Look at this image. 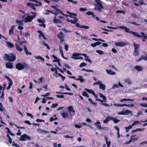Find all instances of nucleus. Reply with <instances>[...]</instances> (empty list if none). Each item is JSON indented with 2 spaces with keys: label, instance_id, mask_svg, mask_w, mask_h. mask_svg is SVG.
I'll list each match as a JSON object with an SVG mask.
<instances>
[{
  "label": "nucleus",
  "instance_id": "obj_9",
  "mask_svg": "<svg viewBox=\"0 0 147 147\" xmlns=\"http://www.w3.org/2000/svg\"><path fill=\"white\" fill-rule=\"evenodd\" d=\"M115 45L117 47H124L127 45L126 43L122 41L116 42L114 43Z\"/></svg>",
  "mask_w": 147,
  "mask_h": 147
},
{
  "label": "nucleus",
  "instance_id": "obj_63",
  "mask_svg": "<svg viewBox=\"0 0 147 147\" xmlns=\"http://www.w3.org/2000/svg\"><path fill=\"white\" fill-rule=\"evenodd\" d=\"M58 105L57 103H56V104L53 103L51 107L52 108H55V107H57L58 106Z\"/></svg>",
  "mask_w": 147,
  "mask_h": 147
},
{
  "label": "nucleus",
  "instance_id": "obj_35",
  "mask_svg": "<svg viewBox=\"0 0 147 147\" xmlns=\"http://www.w3.org/2000/svg\"><path fill=\"white\" fill-rule=\"evenodd\" d=\"M61 115L65 119L68 117V114L67 113L63 112L62 113Z\"/></svg>",
  "mask_w": 147,
  "mask_h": 147
},
{
  "label": "nucleus",
  "instance_id": "obj_4",
  "mask_svg": "<svg viewBox=\"0 0 147 147\" xmlns=\"http://www.w3.org/2000/svg\"><path fill=\"white\" fill-rule=\"evenodd\" d=\"M57 38L60 39V44L62 43L64 40V35L63 33L61 31L59 32L57 35Z\"/></svg>",
  "mask_w": 147,
  "mask_h": 147
},
{
  "label": "nucleus",
  "instance_id": "obj_30",
  "mask_svg": "<svg viewBox=\"0 0 147 147\" xmlns=\"http://www.w3.org/2000/svg\"><path fill=\"white\" fill-rule=\"evenodd\" d=\"M105 139L106 140V143L107 144V147H110L111 142L110 141H108V138L107 137H105Z\"/></svg>",
  "mask_w": 147,
  "mask_h": 147
},
{
  "label": "nucleus",
  "instance_id": "obj_11",
  "mask_svg": "<svg viewBox=\"0 0 147 147\" xmlns=\"http://www.w3.org/2000/svg\"><path fill=\"white\" fill-rule=\"evenodd\" d=\"M140 34L142 35H140L139 33L137 32H135V33L134 34V36L138 37L141 39H142V37L144 38V33L143 32H140Z\"/></svg>",
  "mask_w": 147,
  "mask_h": 147
},
{
  "label": "nucleus",
  "instance_id": "obj_19",
  "mask_svg": "<svg viewBox=\"0 0 147 147\" xmlns=\"http://www.w3.org/2000/svg\"><path fill=\"white\" fill-rule=\"evenodd\" d=\"M53 21V22L55 24L60 23L61 24L62 23V22L61 20L56 19V16H55Z\"/></svg>",
  "mask_w": 147,
  "mask_h": 147
},
{
  "label": "nucleus",
  "instance_id": "obj_2",
  "mask_svg": "<svg viewBox=\"0 0 147 147\" xmlns=\"http://www.w3.org/2000/svg\"><path fill=\"white\" fill-rule=\"evenodd\" d=\"M27 67V65L26 63H18L16 64V68L19 70L24 69L25 68L26 69Z\"/></svg>",
  "mask_w": 147,
  "mask_h": 147
},
{
  "label": "nucleus",
  "instance_id": "obj_20",
  "mask_svg": "<svg viewBox=\"0 0 147 147\" xmlns=\"http://www.w3.org/2000/svg\"><path fill=\"white\" fill-rule=\"evenodd\" d=\"M66 12L68 14H69V15L65 14H64V15H63V16H65L66 17H69L71 18V14H74L75 16H77V14L76 13H71L69 11H66Z\"/></svg>",
  "mask_w": 147,
  "mask_h": 147
},
{
  "label": "nucleus",
  "instance_id": "obj_18",
  "mask_svg": "<svg viewBox=\"0 0 147 147\" xmlns=\"http://www.w3.org/2000/svg\"><path fill=\"white\" fill-rule=\"evenodd\" d=\"M112 116H108L103 121L104 123H107L108 121L111 120Z\"/></svg>",
  "mask_w": 147,
  "mask_h": 147
},
{
  "label": "nucleus",
  "instance_id": "obj_1",
  "mask_svg": "<svg viewBox=\"0 0 147 147\" xmlns=\"http://www.w3.org/2000/svg\"><path fill=\"white\" fill-rule=\"evenodd\" d=\"M16 55L13 53H11L9 55L5 53L4 55V59L9 62H13L16 59Z\"/></svg>",
  "mask_w": 147,
  "mask_h": 147
},
{
  "label": "nucleus",
  "instance_id": "obj_25",
  "mask_svg": "<svg viewBox=\"0 0 147 147\" xmlns=\"http://www.w3.org/2000/svg\"><path fill=\"white\" fill-rule=\"evenodd\" d=\"M106 71L107 73L109 75H114L115 74V73L113 72L111 70L106 69Z\"/></svg>",
  "mask_w": 147,
  "mask_h": 147
},
{
  "label": "nucleus",
  "instance_id": "obj_24",
  "mask_svg": "<svg viewBox=\"0 0 147 147\" xmlns=\"http://www.w3.org/2000/svg\"><path fill=\"white\" fill-rule=\"evenodd\" d=\"M78 77V78L75 79V80H79L81 82H82L84 81V80L83 78V77L82 76L79 75Z\"/></svg>",
  "mask_w": 147,
  "mask_h": 147
},
{
  "label": "nucleus",
  "instance_id": "obj_39",
  "mask_svg": "<svg viewBox=\"0 0 147 147\" xmlns=\"http://www.w3.org/2000/svg\"><path fill=\"white\" fill-rule=\"evenodd\" d=\"M59 51L60 52V53L61 54V56L62 57H63L64 56L63 51L62 50V47L61 45H60L59 46Z\"/></svg>",
  "mask_w": 147,
  "mask_h": 147
},
{
  "label": "nucleus",
  "instance_id": "obj_21",
  "mask_svg": "<svg viewBox=\"0 0 147 147\" xmlns=\"http://www.w3.org/2000/svg\"><path fill=\"white\" fill-rule=\"evenodd\" d=\"M36 132L39 133H49L48 131H47L43 130L42 129H41L40 128H38L36 130Z\"/></svg>",
  "mask_w": 147,
  "mask_h": 147
},
{
  "label": "nucleus",
  "instance_id": "obj_45",
  "mask_svg": "<svg viewBox=\"0 0 147 147\" xmlns=\"http://www.w3.org/2000/svg\"><path fill=\"white\" fill-rule=\"evenodd\" d=\"M139 51L138 50H134V55L137 56L139 55Z\"/></svg>",
  "mask_w": 147,
  "mask_h": 147
},
{
  "label": "nucleus",
  "instance_id": "obj_41",
  "mask_svg": "<svg viewBox=\"0 0 147 147\" xmlns=\"http://www.w3.org/2000/svg\"><path fill=\"white\" fill-rule=\"evenodd\" d=\"M35 58L36 59H39L41 60L42 61H45V59L44 58L42 57L39 56H35Z\"/></svg>",
  "mask_w": 147,
  "mask_h": 147
},
{
  "label": "nucleus",
  "instance_id": "obj_47",
  "mask_svg": "<svg viewBox=\"0 0 147 147\" xmlns=\"http://www.w3.org/2000/svg\"><path fill=\"white\" fill-rule=\"evenodd\" d=\"M96 127L97 129L99 130H101L103 129L105 127H101V125L100 124L98 125H96Z\"/></svg>",
  "mask_w": 147,
  "mask_h": 147
},
{
  "label": "nucleus",
  "instance_id": "obj_59",
  "mask_svg": "<svg viewBox=\"0 0 147 147\" xmlns=\"http://www.w3.org/2000/svg\"><path fill=\"white\" fill-rule=\"evenodd\" d=\"M26 140H31V138L30 136H28L27 134H26Z\"/></svg>",
  "mask_w": 147,
  "mask_h": 147
},
{
  "label": "nucleus",
  "instance_id": "obj_34",
  "mask_svg": "<svg viewBox=\"0 0 147 147\" xmlns=\"http://www.w3.org/2000/svg\"><path fill=\"white\" fill-rule=\"evenodd\" d=\"M112 118L111 120H113L115 123H117L120 121L119 120L115 119L113 117H112Z\"/></svg>",
  "mask_w": 147,
  "mask_h": 147
},
{
  "label": "nucleus",
  "instance_id": "obj_16",
  "mask_svg": "<svg viewBox=\"0 0 147 147\" xmlns=\"http://www.w3.org/2000/svg\"><path fill=\"white\" fill-rule=\"evenodd\" d=\"M80 55V53H74L73 54L71 58L77 60L78 59V58Z\"/></svg>",
  "mask_w": 147,
  "mask_h": 147
},
{
  "label": "nucleus",
  "instance_id": "obj_36",
  "mask_svg": "<svg viewBox=\"0 0 147 147\" xmlns=\"http://www.w3.org/2000/svg\"><path fill=\"white\" fill-rule=\"evenodd\" d=\"M6 43L7 47H9L12 48L14 47V45L9 42H7Z\"/></svg>",
  "mask_w": 147,
  "mask_h": 147
},
{
  "label": "nucleus",
  "instance_id": "obj_37",
  "mask_svg": "<svg viewBox=\"0 0 147 147\" xmlns=\"http://www.w3.org/2000/svg\"><path fill=\"white\" fill-rule=\"evenodd\" d=\"M56 93L58 94H68L70 95H72V93L69 92H57Z\"/></svg>",
  "mask_w": 147,
  "mask_h": 147
},
{
  "label": "nucleus",
  "instance_id": "obj_60",
  "mask_svg": "<svg viewBox=\"0 0 147 147\" xmlns=\"http://www.w3.org/2000/svg\"><path fill=\"white\" fill-rule=\"evenodd\" d=\"M101 29L102 30H104L105 31H108V32H112L113 31L112 30L107 29L106 28H101Z\"/></svg>",
  "mask_w": 147,
  "mask_h": 147
},
{
  "label": "nucleus",
  "instance_id": "obj_55",
  "mask_svg": "<svg viewBox=\"0 0 147 147\" xmlns=\"http://www.w3.org/2000/svg\"><path fill=\"white\" fill-rule=\"evenodd\" d=\"M13 125H15L16 127H17V128L18 129H25V128L24 127H19L17 125L13 124Z\"/></svg>",
  "mask_w": 147,
  "mask_h": 147
},
{
  "label": "nucleus",
  "instance_id": "obj_5",
  "mask_svg": "<svg viewBox=\"0 0 147 147\" xmlns=\"http://www.w3.org/2000/svg\"><path fill=\"white\" fill-rule=\"evenodd\" d=\"M36 16V15H30L27 16L24 18V21L25 22H31L32 20Z\"/></svg>",
  "mask_w": 147,
  "mask_h": 147
},
{
  "label": "nucleus",
  "instance_id": "obj_56",
  "mask_svg": "<svg viewBox=\"0 0 147 147\" xmlns=\"http://www.w3.org/2000/svg\"><path fill=\"white\" fill-rule=\"evenodd\" d=\"M4 111L3 106L2 103L0 102V111Z\"/></svg>",
  "mask_w": 147,
  "mask_h": 147
},
{
  "label": "nucleus",
  "instance_id": "obj_13",
  "mask_svg": "<svg viewBox=\"0 0 147 147\" xmlns=\"http://www.w3.org/2000/svg\"><path fill=\"white\" fill-rule=\"evenodd\" d=\"M5 66L7 68L11 69H12L13 67V63L10 62H7L5 64Z\"/></svg>",
  "mask_w": 147,
  "mask_h": 147
},
{
  "label": "nucleus",
  "instance_id": "obj_12",
  "mask_svg": "<svg viewBox=\"0 0 147 147\" xmlns=\"http://www.w3.org/2000/svg\"><path fill=\"white\" fill-rule=\"evenodd\" d=\"M71 18L74 19V20H69L68 19H67V21L68 22H70L72 24H74L77 23V22L78 21V19L77 17L74 18L71 17Z\"/></svg>",
  "mask_w": 147,
  "mask_h": 147
},
{
  "label": "nucleus",
  "instance_id": "obj_58",
  "mask_svg": "<svg viewBox=\"0 0 147 147\" xmlns=\"http://www.w3.org/2000/svg\"><path fill=\"white\" fill-rule=\"evenodd\" d=\"M13 82H10L8 86H7V90H9L10 88L11 87L13 84Z\"/></svg>",
  "mask_w": 147,
  "mask_h": 147
},
{
  "label": "nucleus",
  "instance_id": "obj_6",
  "mask_svg": "<svg viewBox=\"0 0 147 147\" xmlns=\"http://www.w3.org/2000/svg\"><path fill=\"white\" fill-rule=\"evenodd\" d=\"M132 111L128 110H126L125 111H122L118 113L119 115H127L129 114H131Z\"/></svg>",
  "mask_w": 147,
  "mask_h": 147
},
{
  "label": "nucleus",
  "instance_id": "obj_53",
  "mask_svg": "<svg viewBox=\"0 0 147 147\" xmlns=\"http://www.w3.org/2000/svg\"><path fill=\"white\" fill-rule=\"evenodd\" d=\"M96 52L100 55H102L104 53L103 51L100 50H97Z\"/></svg>",
  "mask_w": 147,
  "mask_h": 147
},
{
  "label": "nucleus",
  "instance_id": "obj_52",
  "mask_svg": "<svg viewBox=\"0 0 147 147\" xmlns=\"http://www.w3.org/2000/svg\"><path fill=\"white\" fill-rule=\"evenodd\" d=\"M86 64L84 62L81 63L79 66L80 67H82L86 65Z\"/></svg>",
  "mask_w": 147,
  "mask_h": 147
},
{
  "label": "nucleus",
  "instance_id": "obj_43",
  "mask_svg": "<svg viewBox=\"0 0 147 147\" xmlns=\"http://www.w3.org/2000/svg\"><path fill=\"white\" fill-rule=\"evenodd\" d=\"M132 127V126L129 125L127 127H125V129H126V132L127 133L129 131V129H131Z\"/></svg>",
  "mask_w": 147,
  "mask_h": 147
},
{
  "label": "nucleus",
  "instance_id": "obj_44",
  "mask_svg": "<svg viewBox=\"0 0 147 147\" xmlns=\"http://www.w3.org/2000/svg\"><path fill=\"white\" fill-rule=\"evenodd\" d=\"M52 57L55 59V60H53V62H57V61H56L60 60V59H59L55 55H52Z\"/></svg>",
  "mask_w": 147,
  "mask_h": 147
},
{
  "label": "nucleus",
  "instance_id": "obj_31",
  "mask_svg": "<svg viewBox=\"0 0 147 147\" xmlns=\"http://www.w3.org/2000/svg\"><path fill=\"white\" fill-rule=\"evenodd\" d=\"M15 46L16 49L19 51L21 52L22 51L23 49L22 48L20 47L17 43H16L15 44Z\"/></svg>",
  "mask_w": 147,
  "mask_h": 147
},
{
  "label": "nucleus",
  "instance_id": "obj_26",
  "mask_svg": "<svg viewBox=\"0 0 147 147\" xmlns=\"http://www.w3.org/2000/svg\"><path fill=\"white\" fill-rule=\"evenodd\" d=\"M135 69L138 71H140L142 70V66L136 65L135 67Z\"/></svg>",
  "mask_w": 147,
  "mask_h": 147
},
{
  "label": "nucleus",
  "instance_id": "obj_54",
  "mask_svg": "<svg viewBox=\"0 0 147 147\" xmlns=\"http://www.w3.org/2000/svg\"><path fill=\"white\" fill-rule=\"evenodd\" d=\"M131 16L134 18H138V17L137 16V15L135 13H132L131 15Z\"/></svg>",
  "mask_w": 147,
  "mask_h": 147
},
{
  "label": "nucleus",
  "instance_id": "obj_7",
  "mask_svg": "<svg viewBox=\"0 0 147 147\" xmlns=\"http://www.w3.org/2000/svg\"><path fill=\"white\" fill-rule=\"evenodd\" d=\"M114 105L115 106H117V107H123L124 106L128 107H133L134 106V104H129V105H127L126 104H123L121 105V104H117L116 103H114Z\"/></svg>",
  "mask_w": 147,
  "mask_h": 147
},
{
  "label": "nucleus",
  "instance_id": "obj_29",
  "mask_svg": "<svg viewBox=\"0 0 147 147\" xmlns=\"http://www.w3.org/2000/svg\"><path fill=\"white\" fill-rule=\"evenodd\" d=\"M15 26L13 25L11 27V29L9 30V34L10 35L11 34H14L13 30Z\"/></svg>",
  "mask_w": 147,
  "mask_h": 147
},
{
  "label": "nucleus",
  "instance_id": "obj_8",
  "mask_svg": "<svg viewBox=\"0 0 147 147\" xmlns=\"http://www.w3.org/2000/svg\"><path fill=\"white\" fill-rule=\"evenodd\" d=\"M136 136V135H133L131 136L130 139L128 141L126 142L125 143V144H128L130 143L132 141L135 140L136 141L138 140V138H133L134 137Z\"/></svg>",
  "mask_w": 147,
  "mask_h": 147
},
{
  "label": "nucleus",
  "instance_id": "obj_62",
  "mask_svg": "<svg viewBox=\"0 0 147 147\" xmlns=\"http://www.w3.org/2000/svg\"><path fill=\"white\" fill-rule=\"evenodd\" d=\"M79 10L81 11H86L87 10V9L84 8H80L79 9Z\"/></svg>",
  "mask_w": 147,
  "mask_h": 147
},
{
  "label": "nucleus",
  "instance_id": "obj_48",
  "mask_svg": "<svg viewBox=\"0 0 147 147\" xmlns=\"http://www.w3.org/2000/svg\"><path fill=\"white\" fill-rule=\"evenodd\" d=\"M92 40H94L95 41H100L102 42H105V40H102V39L101 38H92Z\"/></svg>",
  "mask_w": 147,
  "mask_h": 147
},
{
  "label": "nucleus",
  "instance_id": "obj_57",
  "mask_svg": "<svg viewBox=\"0 0 147 147\" xmlns=\"http://www.w3.org/2000/svg\"><path fill=\"white\" fill-rule=\"evenodd\" d=\"M5 77L7 80H8L10 82H12L11 79L8 76H5Z\"/></svg>",
  "mask_w": 147,
  "mask_h": 147
},
{
  "label": "nucleus",
  "instance_id": "obj_64",
  "mask_svg": "<svg viewBox=\"0 0 147 147\" xmlns=\"http://www.w3.org/2000/svg\"><path fill=\"white\" fill-rule=\"evenodd\" d=\"M75 126L76 128H80L82 127V125L76 124L75 125Z\"/></svg>",
  "mask_w": 147,
  "mask_h": 147
},
{
  "label": "nucleus",
  "instance_id": "obj_49",
  "mask_svg": "<svg viewBox=\"0 0 147 147\" xmlns=\"http://www.w3.org/2000/svg\"><path fill=\"white\" fill-rule=\"evenodd\" d=\"M99 95L104 100V101H105L107 99L105 96L103 95L101 93H99Z\"/></svg>",
  "mask_w": 147,
  "mask_h": 147
},
{
  "label": "nucleus",
  "instance_id": "obj_3",
  "mask_svg": "<svg viewBox=\"0 0 147 147\" xmlns=\"http://www.w3.org/2000/svg\"><path fill=\"white\" fill-rule=\"evenodd\" d=\"M96 3L95 5L94 9L96 10H98L101 11V9H103L104 7L102 4L100 2V0H95Z\"/></svg>",
  "mask_w": 147,
  "mask_h": 147
},
{
  "label": "nucleus",
  "instance_id": "obj_42",
  "mask_svg": "<svg viewBox=\"0 0 147 147\" xmlns=\"http://www.w3.org/2000/svg\"><path fill=\"white\" fill-rule=\"evenodd\" d=\"M37 32L39 34V37L40 38L41 36L43 37V36H45L44 33L40 30H38Z\"/></svg>",
  "mask_w": 147,
  "mask_h": 147
},
{
  "label": "nucleus",
  "instance_id": "obj_32",
  "mask_svg": "<svg viewBox=\"0 0 147 147\" xmlns=\"http://www.w3.org/2000/svg\"><path fill=\"white\" fill-rule=\"evenodd\" d=\"M85 90L89 93H91L93 95L95 94V92L91 89H88L87 88H85Z\"/></svg>",
  "mask_w": 147,
  "mask_h": 147
},
{
  "label": "nucleus",
  "instance_id": "obj_46",
  "mask_svg": "<svg viewBox=\"0 0 147 147\" xmlns=\"http://www.w3.org/2000/svg\"><path fill=\"white\" fill-rule=\"evenodd\" d=\"M125 83L128 84H131V81L129 79H127L125 80Z\"/></svg>",
  "mask_w": 147,
  "mask_h": 147
},
{
  "label": "nucleus",
  "instance_id": "obj_15",
  "mask_svg": "<svg viewBox=\"0 0 147 147\" xmlns=\"http://www.w3.org/2000/svg\"><path fill=\"white\" fill-rule=\"evenodd\" d=\"M142 60H144L147 61V54L145 55H143L141 56V57L137 60V62H139Z\"/></svg>",
  "mask_w": 147,
  "mask_h": 147
},
{
  "label": "nucleus",
  "instance_id": "obj_61",
  "mask_svg": "<svg viewBox=\"0 0 147 147\" xmlns=\"http://www.w3.org/2000/svg\"><path fill=\"white\" fill-rule=\"evenodd\" d=\"M26 115L27 116L31 117L32 119H33L34 117V116L33 115H32L31 113H26Z\"/></svg>",
  "mask_w": 147,
  "mask_h": 147
},
{
  "label": "nucleus",
  "instance_id": "obj_27",
  "mask_svg": "<svg viewBox=\"0 0 147 147\" xmlns=\"http://www.w3.org/2000/svg\"><path fill=\"white\" fill-rule=\"evenodd\" d=\"M25 53L26 55H31L32 54L31 52H29L28 51V49L27 47L26 46H24V47Z\"/></svg>",
  "mask_w": 147,
  "mask_h": 147
},
{
  "label": "nucleus",
  "instance_id": "obj_28",
  "mask_svg": "<svg viewBox=\"0 0 147 147\" xmlns=\"http://www.w3.org/2000/svg\"><path fill=\"white\" fill-rule=\"evenodd\" d=\"M16 23L18 24V25L20 26L23 25V20H16Z\"/></svg>",
  "mask_w": 147,
  "mask_h": 147
},
{
  "label": "nucleus",
  "instance_id": "obj_51",
  "mask_svg": "<svg viewBox=\"0 0 147 147\" xmlns=\"http://www.w3.org/2000/svg\"><path fill=\"white\" fill-rule=\"evenodd\" d=\"M82 95L84 96H85L87 97H89V96L86 93V92L85 91H83L82 92Z\"/></svg>",
  "mask_w": 147,
  "mask_h": 147
},
{
  "label": "nucleus",
  "instance_id": "obj_23",
  "mask_svg": "<svg viewBox=\"0 0 147 147\" xmlns=\"http://www.w3.org/2000/svg\"><path fill=\"white\" fill-rule=\"evenodd\" d=\"M26 134H24L21 136L19 141H25L26 140Z\"/></svg>",
  "mask_w": 147,
  "mask_h": 147
},
{
  "label": "nucleus",
  "instance_id": "obj_22",
  "mask_svg": "<svg viewBox=\"0 0 147 147\" xmlns=\"http://www.w3.org/2000/svg\"><path fill=\"white\" fill-rule=\"evenodd\" d=\"M88 100L90 102V103L91 105H93L94 107H96L97 106V103L94 102L91 98H89Z\"/></svg>",
  "mask_w": 147,
  "mask_h": 147
},
{
  "label": "nucleus",
  "instance_id": "obj_14",
  "mask_svg": "<svg viewBox=\"0 0 147 147\" xmlns=\"http://www.w3.org/2000/svg\"><path fill=\"white\" fill-rule=\"evenodd\" d=\"M76 26L77 28H83L85 29H88L89 28L88 26H85L84 25H80L78 23H76Z\"/></svg>",
  "mask_w": 147,
  "mask_h": 147
},
{
  "label": "nucleus",
  "instance_id": "obj_50",
  "mask_svg": "<svg viewBox=\"0 0 147 147\" xmlns=\"http://www.w3.org/2000/svg\"><path fill=\"white\" fill-rule=\"evenodd\" d=\"M141 122H140L138 121H134V123L132 124V126H134L135 125H137L138 123H140Z\"/></svg>",
  "mask_w": 147,
  "mask_h": 147
},
{
  "label": "nucleus",
  "instance_id": "obj_17",
  "mask_svg": "<svg viewBox=\"0 0 147 147\" xmlns=\"http://www.w3.org/2000/svg\"><path fill=\"white\" fill-rule=\"evenodd\" d=\"M98 85L99 86V88L102 90H104L105 89L106 86L105 85L102 84L101 81L98 82Z\"/></svg>",
  "mask_w": 147,
  "mask_h": 147
},
{
  "label": "nucleus",
  "instance_id": "obj_38",
  "mask_svg": "<svg viewBox=\"0 0 147 147\" xmlns=\"http://www.w3.org/2000/svg\"><path fill=\"white\" fill-rule=\"evenodd\" d=\"M86 14L88 15H92L93 18L95 17V15L94 14V13L91 11H89L86 13Z\"/></svg>",
  "mask_w": 147,
  "mask_h": 147
},
{
  "label": "nucleus",
  "instance_id": "obj_10",
  "mask_svg": "<svg viewBox=\"0 0 147 147\" xmlns=\"http://www.w3.org/2000/svg\"><path fill=\"white\" fill-rule=\"evenodd\" d=\"M70 114L71 115H74L75 114V111L73 107L71 106H69L68 108Z\"/></svg>",
  "mask_w": 147,
  "mask_h": 147
},
{
  "label": "nucleus",
  "instance_id": "obj_40",
  "mask_svg": "<svg viewBox=\"0 0 147 147\" xmlns=\"http://www.w3.org/2000/svg\"><path fill=\"white\" fill-rule=\"evenodd\" d=\"M133 45L134 47V50H138L140 46V45L136 44L135 42L134 43Z\"/></svg>",
  "mask_w": 147,
  "mask_h": 147
},
{
  "label": "nucleus",
  "instance_id": "obj_33",
  "mask_svg": "<svg viewBox=\"0 0 147 147\" xmlns=\"http://www.w3.org/2000/svg\"><path fill=\"white\" fill-rule=\"evenodd\" d=\"M125 31L127 33H131L133 34V35L135 33L133 31H130L129 30V29L126 27L125 29Z\"/></svg>",
  "mask_w": 147,
  "mask_h": 147
}]
</instances>
